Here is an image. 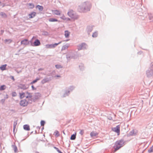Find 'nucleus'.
Listing matches in <instances>:
<instances>
[{
  "label": "nucleus",
  "instance_id": "412c9836",
  "mask_svg": "<svg viewBox=\"0 0 153 153\" xmlns=\"http://www.w3.org/2000/svg\"><path fill=\"white\" fill-rule=\"evenodd\" d=\"M20 88L23 89H26L27 88L24 85H21L20 86Z\"/></svg>",
  "mask_w": 153,
  "mask_h": 153
},
{
  "label": "nucleus",
  "instance_id": "0eeeda50",
  "mask_svg": "<svg viewBox=\"0 0 153 153\" xmlns=\"http://www.w3.org/2000/svg\"><path fill=\"white\" fill-rule=\"evenodd\" d=\"M28 104L27 101L25 100H22L20 102V105L23 107L26 106Z\"/></svg>",
  "mask_w": 153,
  "mask_h": 153
},
{
  "label": "nucleus",
  "instance_id": "bb28decb",
  "mask_svg": "<svg viewBox=\"0 0 153 153\" xmlns=\"http://www.w3.org/2000/svg\"><path fill=\"white\" fill-rule=\"evenodd\" d=\"M54 148L56 149V150L58 152V153H62L57 148H56V147H54Z\"/></svg>",
  "mask_w": 153,
  "mask_h": 153
},
{
  "label": "nucleus",
  "instance_id": "c85d7f7f",
  "mask_svg": "<svg viewBox=\"0 0 153 153\" xmlns=\"http://www.w3.org/2000/svg\"><path fill=\"white\" fill-rule=\"evenodd\" d=\"M0 15L3 16L4 17H7V15L5 14V13H0Z\"/></svg>",
  "mask_w": 153,
  "mask_h": 153
},
{
  "label": "nucleus",
  "instance_id": "e433bc0d",
  "mask_svg": "<svg viewBox=\"0 0 153 153\" xmlns=\"http://www.w3.org/2000/svg\"><path fill=\"white\" fill-rule=\"evenodd\" d=\"M13 149L15 152H17V148L16 146H15L14 147Z\"/></svg>",
  "mask_w": 153,
  "mask_h": 153
},
{
  "label": "nucleus",
  "instance_id": "dca6fc26",
  "mask_svg": "<svg viewBox=\"0 0 153 153\" xmlns=\"http://www.w3.org/2000/svg\"><path fill=\"white\" fill-rule=\"evenodd\" d=\"M24 129L27 131H29L30 130V126L27 125H25L23 126Z\"/></svg>",
  "mask_w": 153,
  "mask_h": 153
},
{
  "label": "nucleus",
  "instance_id": "ddd939ff",
  "mask_svg": "<svg viewBox=\"0 0 153 153\" xmlns=\"http://www.w3.org/2000/svg\"><path fill=\"white\" fill-rule=\"evenodd\" d=\"M70 34V32L68 30H65V31L64 35L65 37L66 38H68Z\"/></svg>",
  "mask_w": 153,
  "mask_h": 153
},
{
  "label": "nucleus",
  "instance_id": "aec40b11",
  "mask_svg": "<svg viewBox=\"0 0 153 153\" xmlns=\"http://www.w3.org/2000/svg\"><path fill=\"white\" fill-rule=\"evenodd\" d=\"M60 18L64 20H70L69 18H66V17L64 15H63L60 17Z\"/></svg>",
  "mask_w": 153,
  "mask_h": 153
},
{
  "label": "nucleus",
  "instance_id": "9b49d317",
  "mask_svg": "<svg viewBox=\"0 0 153 153\" xmlns=\"http://www.w3.org/2000/svg\"><path fill=\"white\" fill-rule=\"evenodd\" d=\"M21 45H26L29 44V42L28 39H25L21 41Z\"/></svg>",
  "mask_w": 153,
  "mask_h": 153
},
{
  "label": "nucleus",
  "instance_id": "f03ea898",
  "mask_svg": "<svg viewBox=\"0 0 153 153\" xmlns=\"http://www.w3.org/2000/svg\"><path fill=\"white\" fill-rule=\"evenodd\" d=\"M19 97L21 99L25 97L26 98H30L32 97V94L31 93L26 92H22L19 93Z\"/></svg>",
  "mask_w": 153,
  "mask_h": 153
},
{
  "label": "nucleus",
  "instance_id": "6e6552de",
  "mask_svg": "<svg viewBox=\"0 0 153 153\" xmlns=\"http://www.w3.org/2000/svg\"><path fill=\"white\" fill-rule=\"evenodd\" d=\"M86 45L84 43H82L78 46V49L79 50H81L86 48Z\"/></svg>",
  "mask_w": 153,
  "mask_h": 153
},
{
  "label": "nucleus",
  "instance_id": "423d86ee",
  "mask_svg": "<svg viewBox=\"0 0 153 153\" xmlns=\"http://www.w3.org/2000/svg\"><path fill=\"white\" fill-rule=\"evenodd\" d=\"M61 43V42H60L58 43H55L53 44L47 45H46V47L48 48H54L58 44H60Z\"/></svg>",
  "mask_w": 153,
  "mask_h": 153
},
{
  "label": "nucleus",
  "instance_id": "6ab92c4d",
  "mask_svg": "<svg viewBox=\"0 0 153 153\" xmlns=\"http://www.w3.org/2000/svg\"><path fill=\"white\" fill-rule=\"evenodd\" d=\"M36 8H38L39 10H41V11H42L43 9V7L42 6H40L39 5H37L36 6Z\"/></svg>",
  "mask_w": 153,
  "mask_h": 153
},
{
  "label": "nucleus",
  "instance_id": "1a4fd4ad",
  "mask_svg": "<svg viewBox=\"0 0 153 153\" xmlns=\"http://www.w3.org/2000/svg\"><path fill=\"white\" fill-rule=\"evenodd\" d=\"M52 11L54 15H60L61 13V11L57 10H53Z\"/></svg>",
  "mask_w": 153,
  "mask_h": 153
},
{
  "label": "nucleus",
  "instance_id": "ea45409f",
  "mask_svg": "<svg viewBox=\"0 0 153 153\" xmlns=\"http://www.w3.org/2000/svg\"><path fill=\"white\" fill-rule=\"evenodd\" d=\"M9 40L10 41V42H11V40L10 39H9Z\"/></svg>",
  "mask_w": 153,
  "mask_h": 153
},
{
  "label": "nucleus",
  "instance_id": "cd10ccee",
  "mask_svg": "<svg viewBox=\"0 0 153 153\" xmlns=\"http://www.w3.org/2000/svg\"><path fill=\"white\" fill-rule=\"evenodd\" d=\"M97 36V32L94 33L92 34V36L93 37H96Z\"/></svg>",
  "mask_w": 153,
  "mask_h": 153
},
{
  "label": "nucleus",
  "instance_id": "393cba45",
  "mask_svg": "<svg viewBox=\"0 0 153 153\" xmlns=\"http://www.w3.org/2000/svg\"><path fill=\"white\" fill-rule=\"evenodd\" d=\"M17 124V122L16 121L14 122L13 123V131H15V130L16 128V126Z\"/></svg>",
  "mask_w": 153,
  "mask_h": 153
},
{
  "label": "nucleus",
  "instance_id": "b1692460",
  "mask_svg": "<svg viewBox=\"0 0 153 153\" xmlns=\"http://www.w3.org/2000/svg\"><path fill=\"white\" fill-rule=\"evenodd\" d=\"M69 46V44H67L66 45H64V46H63L62 48V49L63 50H65L66 49L68 48Z\"/></svg>",
  "mask_w": 153,
  "mask_h": 153
},
{
  "label": "nucleus",
  "instance_id": "7c9ffc66",
  "mask_svg": "<svg viewBox=\"0 0 153 153\" xmlns=\"http://www.w3.org/2000/svg\"><path fill=\"white\" fill-rule=\"evenodd\" d=\"M48 81V80H47V79H43L42 80V82L43 83H45L47 82Z\"/></svg>",
  "mask_w": 153,
  "mask_h": 153
},
{
  "label": "nucleus",
  "instance_id": "79ce46f5",
  "mask_svg": "<svg viewBox=\"0 0 153 153\" xmlns=\"http://www.w3.org/2000/svg\"><path fill=\"white\" fill-rule=\"evenodd\" d=\"M33 86H32V88H33Z\"/></svg>",
  "mask_w": 153,
  "mask_h": 153
},
{
  "label": "nucleus",
  "instance_id": "4c0bfd02",
  "mask_svg": "<svg viewBox=\"0 0 153 153\" xmlns=\"http://www.w3.org/2000/svg\"><path fill=\"white\" fill-rule=\"evenodd\" d=\"M12 79L14 81L15 80L14 78V77L13 76L12 77Z\"/></svg>",
  "mask_w": 153,
  "mask_h": 153
},
{
  "label": "nucleus",
  "instance_id": "473e14b6",
  "mask_svg": "<svg viewBox=\"0 0 153 153\" xmlns=\"http://www.w3.org/2000/svg\"><path fill=\"white\" fill-rule=\"evenodd\" d=\"M39 79H36V80H33L32 82V84H33V83H35V82H36L38 80H39Z\"/></svg>",
  "mask_w": 153,
  "mask_h": 153
},
{
  "label": "nucleus",
  "instance_id": "a19ab883",
  "mask_svg": "<svg viewBox=\"0 0 153 153\" xmlns=\"http://www.w3.org/2000/svg\"><path fill=\"white\" fill-rule=\"evenodd\" d=\"M57 76V77H60V76Z\"/></svg>",
  "mask_w": 153,
  "mask_h": 153
},
{
  "label": "nucleus",
  "instance_id": "c756f323",
  "mask_svg": "<svg viewBox=\"0 0 153 153\" xmlns=\"http://www.w3.org/2000/svg\"><path fill=\"white\" fill-rule=\"evenodd\" d=\"M149 152H153V146L150 148L148 151Z\"/></svg>",
  "mask_w": 153,
  "mask_h": 153
},
{
  "label": "nucleus",
  "instance_id": "20e7f679",
  "mask_svg": "<svg viewBox=\"0 0 153 153\" xmlns=\"http://www.w3.org/2000/svg\"><path fill=\"white\" fill-rule=\"evenodd\" d=\"M68 16L72 18H76L77 17L75 15L74 12L72 10H70L68 12Z\"/></svg>",
  "mask_w": 153,
  "mask_h": 153
},
{
  "label": "nucleus",
  "instance_id": "5701e85b",
  "mask_svg": "<svg viewBox=\"0 0 153 153\" xmlns=\"http://www.w3.org/2000/svg\"><path fill=\"white\" fill-rule=\"evenodd\" d=\"M54 135L56 137H58L59 136V132L57 131H55L54 132Z\"/></svg>",
  "mask_w": 153,
  "mask_h": 153
},
{
  "label": "nucleus",
  "instance_id": "2f4dec72",
  "mask_svg": "<svg viewBox=\"0 0 153 153\" xmlns=\"http://www.w3.org/2000/svg\"><path fill=\"white\" fill-rule=\"evenodd\" d=\"M45 124V122L44 121L42 120L41 122V125L43 126Z\"/></svg>",
  "mask_w": 153,
  "mask_h": 153
},
{
  "label": "nucleus",
  "instance_id": "4468645a",
  "mask_svg": "<svg viewBox=\"0 0 153 153\" xmlns=\"http://www.w3.org/2000/svg\"><path fill=\"white\" fill-rule=\"evenodd\" d=\"M34 45L35 46H39L40 45V42L38 39H36L34 42Z\"/></svg>",
  "mask_w": 153,
  "mask_h": 153
},
{
  "label": "nucleus",
  "instance_id": "f3484780",
  "mask_svg": "<svg viewBox=\"0 0 153 153\" xmlns=\"http://www.w3.org/2000/svg\"><path fill=\"white\" fill-rule=\"evenodd\" d=\"M7 66V65L5 64L2 65L0 67V69L2 71L6 69V68Z\"/></svg>",
  "mask_w": 153,
  "mask_h": 153
},
{
  "label": "nucleus",
  "instance_id": "2eb2a0df",
  "mask_svg": "<svg viewBox=\"0 0 153 153\" xmlns=\"http://www.w3.org/2000/svg\"><path fill=\"white\" fill-rule=\"evenodd\" d=\"M28 5V9H32L34 7V4L30 3L27 4Z\"/></svg>",
  "mask_w": 153,
  "mask_h": 153
},
{
  "label": "nucleus",
  "instance_id": "f704fd0d",
  "mask_svg": "<svg viewBox=\"0 0 153 153\" xmlns=\"http://www.w3.org/2000/svg\"><path fill=\"white\" fill-rule=\"evenodd\" d=\"M55 66H56V68H62L61 66L60 65H55Z\"/></svg>",
  "mask_w": 153,
  "mask_h": 153
},
{
  "label": "nucleus",
  "instance_id": "f257e3e1",
  "mask_svg": "<svg viewBox=\"0 0 153 153\" xmlns=\"http://www.w3.org/2000/svg\"><path fill=\"white\" fill-rule=\"evenodd\" d=\"M91 7V5L90 3L85 2L79 6L78 11L79 12H84L90 10Z\"/></svg>",
  "mask_w": 153,
  "mask_h": 153
},
{
  "label": "nucleus",
  "instance_id": "a878e982",
  "mask_svg": "<svg viewBox=\"0 0 153 153\" xmlns=\"http://www.w3.org/2000/svg\"><path fill=\"white\" fill-rule=\"evenodd\" d=\"M5 85H3L0 87V91L3 90L5 89Z\"/></svg>",
  "mask_w": 153,
  "mask_h": 153
},
{
  "label": "nucleus",
  "instance_id": "c9c22d12",
  "mask_svg": "<svg viewBox=\"0 0 153 153\" xmlns=\"http://www.w3.org/2000/svg\"><path fill=\"white\" fill-rule=\"evenodd\" d=\"M12 96L13 97H15L16 96V92H14L12 93Z\"/></svg>",
  "mask_w": 153,
  "mask_h": 153
},
{
  "label": "nucleus",
  "instance_id": "7ed1b4c3",
  "mask_svg": "<svg viewBox=\"0 0 153 153\" xmlns=\"http://www.w3.org/2000/svg\"><path fill=\"white\" fill-rule=\"evenodd\" d=\"M123 141H118L116 142L114 146V152L116 151L123 146Z\"/></svg>",
  "mask_w": 153,
  "mask_h": 153
},
{
  "label": "nucleus",
  "instance_id": "f8f14e48",
  "mask_svg": "<svg viewBox=\"0 0 153 153\" xmlns=\"http://www.w3.org/2000/svg\"><path fill=\"white\" fill-rule=\"evenodd\" d=\"M36 14V13L35 12H31L28 15L29 18L31 19L34 17L35 16Z\"/></svg>",
  "mask_w": 153,
  "mask_h": 153
},
{
  "label": "nucleus",
  "instance_id": "58836bf2",
  "mask_svg": "<svg viewBox=\"0 0 153 153\" xmlns=\"http://www.w3.org/2000/svg\"><path fill=\"white\" fill-rule=\"evenodd\" d=\"M35 38V37H33V38H32V39L33 40V39L34 38Z\"/></svg>",
  "mask_w": 153,
  "mask_h": 153
},
{
  "label": "nucleus",
  "instance_id": "4be33fe9",
  "mask_svg": "<svg viewBox=\"0 0 153 153\" xmlns=\"http://www.w3.org/2000/svg\"><path fill=\"white\" fill-rule=\"evenodd\" d=\"M49 21L50 22H55L58 21V20L57 19L54 18H50L49 19Z\"/></svg>",
  "mask_w": 153,
  "mask_h": 153
},
{
  "label": "nucleus",
  "instance_id": "a211bd4d",
  "mask_svg": "<svg viewBox=\"0 0 153 153\" xmlns=\"http://www.w3.org/2000/svg\"><path fill=\"white\" fill-rule=\"evenodd\" d=\"M76 133L75 134L72 135L70 139L71 140H74L75 139L76 137Z\"/></svg>",
  "mask_w": 153,
  "mask_h": 153
},
{
  "label": "nucleus",
  "instance_id": "39448f33",
  "mask_svg": "<svg viewBox=\"0 0 153 153\" xmlns=\"http://www.w3.org/2000/svg\"><path fill=\"white\" fill-rule=\"evenodd\" d=\"M112 130L117 133L118 135H119L120 133V126L118 125L115 127L113 128L112 129Z\"/></svg>",
  "mask_w": 153,
  "mask_h": 153
},
{
  "label": "nucleus",
  "instance_id": "72a5a7b5",
  "mask_svg": "<svg viewBox=\"0 0 153 153\" xmlns=\"http://www.w3.org/2000/svg\"><path fill=\"white\" fill-rule=\"evenodd\" d=\"M84 130H80V131L79 132V134H81V135H82L84 134Z\"/></svg>",
  "mask_w": 153,
  "mask_h": 153
},
{
  "label": "nucleus",
  "instance_id": "9d476101",
  "mask_svg": "<svg viewBox=\"0 0 153 153\" xmlns=\"http://www.w3.org/2000/svg\"><path fill=\"white\" fill-rule=\"evenodd\" d=\"M98 134V133L96 131H93L90 133V135L92 137H94L97 136Z\"/></svg>",
  "mask_w": 153,
  "mask_h": 153
}]
</instances>
